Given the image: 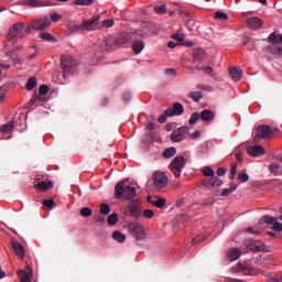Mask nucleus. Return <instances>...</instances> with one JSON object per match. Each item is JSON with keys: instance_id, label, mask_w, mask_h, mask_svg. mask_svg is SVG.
<instances>
[{"instance_id": "53", "label": "nucleus", "mask_w": 282, "mask_h": 282, "mask_svg": "<svg viewBox=\"0 0 282 282\" xmlns=\"http://www.w3.org/2000/svg\"><path fill=\"white\" fill-rule=\"evenodd\" d=\"M280 169H281V165H279V164H271V165H269L270 173H279Z\"/></svg>"}, {"instance_id": "26", "label": "nucleus", "mask_w": 282, "mask_h": 282, "mask_svg": "<svg viewBox=\"0 0 282 282\" xmlns=\"http://www.w3.org/2000/svg\"><path fill=\"white\" fill-rule=\"evenodd\" d=\"M66 28L69 30V32H76L80 30V22H76L74 20H68L66 22Z\"/></svg>"}, {"instance_id": "59", "label": "nucleus", "mask_w": 282, "mask_h": 282, "mask_svg": "<svg viewBox=\"0 0 282 282\" xmlns=\"http://www.w3.org/2000/svg\"><path fill=\"white\" fill-rule=\"evenodd\" d=\"M206 240V237L204 236H198V237H195L193 239V243L196 245V243H202V241Z\"/></svg>"}, {"instance_id": "37", "label": "nucleus", "mask_w": 282, "mask_h": 282, "mask_svg": "<svg viewBox=\"0 0 282 282\" xmlns=\"http://www.w3.org/2000/svg\"><path fill=\"white\" fill-rule=\"evenodd\" d=\"M36 87V77H30L26 82L28 91H32Z\"/></svg>"}, {"instance_id": "14", "label": "nucleus", "mask_w": 282, "mask_h": 282, "mask_svg": "<svg viewBox=\"0 0 282 282\" xmlns=\"http://www.w3.org/2000/svg\"><path fill=\"white\" fill-rule=\"evenodd\" d=\"M269 41L272 43V45L268 46V50L274 48V52H281V47H279V43H282V35L276 33H271L269 35Z\"/></svg>"}, {"instance_id": "23", "label": "nucleus", "mask_w": 282, "mask_h": 282, "mask_svg": "<svg viewBox=\"0 0 282 282\" xmlns=\"http://www.w3.org/2000/svg\"><path fill=\"white\" fill-rule=\"evenodd\" d=\"M229 74L232 80L239 83L243 76V70H241L239 67H229Z\"/></svg>"}, {"instance_id": "46", "label": "nucleus", "mask_w": 282, "mask_h": 282, "mask_svg": "<svg viewBox=\"0 0 282 282\" xmlns=\"http://www.w3.org/2000/svg\"><path fill=\"white\" fill-rule=\"evenodd\" d=\"M200 115L199 112H193V115L191 116L188 123L189 124H195L197 122V120H199Z\"/></svg>"}, {"instance_id": "4", "label": "nucleus", "mask_w": 282, "mask_h": 282, "mask_svg": "<svg viewBox=\"0 0 282 282\" xmlns=\"http://www.w3.org/2000/svg\"><path fill=\"white\" fill-rule=\"evenodd\" d=\"M128 228H129L130 235H132V237L137 241H142V239H144V237H147V232H144V227H142V225H140L138 223H130L128 225Z\"/></svg>"}, {"instance_id": "58", "label": "nucleus", "mask_w": 282, "mask_h": 282, "mask_svg": "<svg viewBox=\"0 0 282 282\" xmlns=\"http://www.w3.org/2000/svg\"><path fill=\"white\" fill-rule=\"evenodd\" d=\"M24 47L23 46H15L11 52H9V56H12V54H19Z\"/></svg>"}, {"instance_id": "56", "label": "nucleus", "mask_w": 282, "mask_h": 282, "mask_svg": "<svg viewBox=\"0 0 282 282\" xmlns=\"http://www.w3.org/2000/svg\"><path fill=\"white\" fill-rule=\"evenodd\" d=\"M272 228L276 232H281L282 231V224L275 220Z\"/></svg>"}, {"instance_id": "34", "label": "nucleus", "mask_w": 282, "mask_h": 282, "mask_svg": "<svg viewBox=\"0 0 282 282\" xmlns=\"http://www.w3.org/2000/svg\"><path fill=\"white\" fill-rule=\"evenodd\" d=\"M118 214L112 213L108 216L107 218V224L108 226H116V224H118Z\"/></svg>"}, {"instance_id": "10", "label": "nucleus", "mask_w": 282, "mask_h": 282, "mask_svg": "<svg viewBox=\"0 0 282 282\" xmlns=\"http://www.w3.org/2000/svg\"><path fill=\"white\" fill-rule=\"evenodd\" d=\"M223 185H224V181H221L217 176H212L209 178L203 180V186H205V188H208L209 191H213V188H219Z\"/></svg>"}, {"instance_id": "18", "label": "nucleus", "mask_w": 282, "mask_h": 282, "mask_svg": "<svg viewBox=\"0 0 282 282\" xmlns=\"http://www.w3.org/2000/svg\"><path fill=\"white\" fill-rule=\"evenodd\" d=\"M12 248L18 259H20V261H23V259L25 258V249L23 248V245L14 240L12 241Z\"/></svg>"}, {"instance_id": "57", "label": "nucleus", "mask_w": 282, "mask_h": 282, "mask_svg": "<svg viewBox=\"0 0 282 282\" xmlns=\"http://www.w3.org/2000/svg\"><path fill=\"white\" fill-rule=\"evenodd\" d=\"M113 20L112 19H108V20H105L104 22H102V25H104V28H113Z\"/></svg>"}, {"instance_id": "7", "label": "nucleus", "mask_w": 282, "mask_h": 282, "mask_svg": "<svg viewBox=\"0 0 282 282\" xmlns=\"http://www.w3.org/2000/svg\"><path fill=\"white\" fill-rule=\"evenodd\" d=\"M128 210L130 213V217H134V219H140V217H142V208H140V199H132L128 204Z\"/></svg>"}, {"instance_id": "12", "label": "nucleus", "mask_w": 282, "mask_h": 282, "mask_svg": "<svg viewBox=\"0 0 282 282\" xmlns=\"http://www.w3.org/2000/svg\"><path fill=\"white\" fill-rule=\"evenodd\" d=\"M22 30H25V24H23V22H18L9 29L7 37L9 39V41H12V39H15V36H19V34H21Z\"/></svg>"}, {"instance_id": "3", "label": "nucleus", "mask_w": 282, "mask_h": 282, "mask_svg": "<svg viewBox=\"0 0 282 282\" xmlns=\"http://www.w3.org/2000/svg\"><path fill=\"white\" fill-rule=\"evenodd\" d=\"M184 166H186L184 156H175L170 164V171H172L176 177H181Z\"/></svg>"}, {"instance_id": "15", "label": "nucleus", "mask_w": 282, "mask_h": 282, "mask_svg": "<svg viewBox=\"0 0 282 282\" xmlns=\"http://www.w3.org/2000/svg\"><path fill=\"white\" fill-rule=\"evenodd\" d=\"M247 153L251 158H260V155H265V149L261 145H250L247 148Z\"/></svg>"}, {"instance_id": "36", "label": "nucleus", "mask_w": 282, "mask_h": 282, "mask_svg": "<svg viewBox=\"0 0 282 282\" xmlns=\"http://www.w3.org/2000/svg\"><path fill=\"white\" fill-rule=\"evenodd\" d=\"M240 270H242L245 274H249L250 276L254 274V269L250 264L241 265Z\"/></svg>"}, {"instance_id": "49", "label": "nucleus", "mask_w": 282, "mask_h": 282, "mask_svg": "<svg viewBox=\"0 0 282 282\" xmlns=\"http://www.w3.org/2000/svg\"><path fill=\"white\" fill-rule=\"evenodd\" d=\"M215 19H219V21H226V20H228V14H226L221 11H217L215 13Z\"/></svg>"}, {"instance_id": "21", "label": "nucleus", "mask_w": 282, "mask_h": 282, "mask_svg": "<svg viewBox=\"0 0 282 282\" xmlns=\"http://www.w3.org/2000/svg\"><path fill=\"white\" fill-rule=\"evenodd\" d=\"M24 3L31 8H45V6H52L47 0H25Z\"/></svg>"}, {"instance_id": "50", "label": "nucleus", "mask_w": 282, "mask_h": 282, "mask_svg": "<svg viewBox=\"0 0 282 282\" xmlns=\"http://www.w3.org/2000/svg\"><path fill=\"white\" fill-rule=\"evenodd\" d=\"M48 91H50V87L47 85H41L39 88L40 96H46Z\"/></svg>"}, {"instance_id": "24", "label": "nucleus", "mask_w": 282, "mask_h": 282, "mask_svg": "<svg viewBox=\"0 0 282 282\" xmlns=\"http://www.w3.org/2000/svg\"><path fill=\"white\" fill-rule=\"evenodd\" d=\"M200 120H203V122H210L213 120H215V112H213V110H208L205 109L200 112Z\"/></svg>"}, {"instance_id": "42", "label": "nucleus", "mask_w": 282, "mask_h": 282, "mask_svg": "<svg viewBox=\"0 0 282 282\" xmlns=\"http://www.w3.org/2000/svg\"><path fill=\"white\" fill-rule=\"evenodd\" d=\"M237 166H238L237 163L231 164L229 180H235V177L237 175Z\"/></svg>"}, {"instance_id": "51", "label": "nucleus", "mask_w": 282, "mask_h": 282, "mask_svg": "<svg viewBox=\"0 0 282 282\" xmlns=\"http://www.w3.org/2000/svg\"><path fill=\"white\" fill-rule=\"evenodd\" d=\"M50 17H51V21H53V23H58V21H61V19H63V15H61L56 12L51 13Z\"/></svg>"}, {"instance_id": "45", "label": "nucleus", "mask_w": 282, "mask_h": 282, "mask_svg": "<svg viewBox=\"0 0 282 282\" xmlns=\"http://www.w3.org/2000/svg\"><path fill=\"white\" fill-rule=\"evenodd\" d=\"M91 214L93 212H91V208L89 207H84L80 209L82 217H91Z\"/></svg>"}, {"instance_id": "27", "label": "nucleus", "mask_w": 282, "mask_h": 282, "mask_svg": "<svg viewBox=\"0 0 282 282\" xmlns=\"http://www.w3.org/2000/svg\"><path fill=\"white\" fill-rule=\"evenodd\" d=\"M194 61H204L206 58V52L202 48H195L193 52Z\"/></svg>"}, {"instance_id": "30", "label": "nucleus", "mask_w": 282, "mask_h": 282, "mask_svg": "<svg viewBox=\"0 0 282 282\" xmlns=\"http://www.w3.org/2000/svg\"><path fill=\"white\" fill-rule=\"evenodd\" d=\"M112 239L118 241V243H124V241H127V236L120 231H115L112 232Z\"/></svg>"}, {"instance_id": "39", "label": "nucleus", "mask_w": 282, "mask_h": 282, "mask_svg": "<svg viewBox=\"0 0 282 282\" xmlns=\"http://www.w3.org/2000/svg\"><path fill=\"white\" fill-rule=\"evenodd\" d=\"M100 213L101 215H109V213H111V207L109 206V204L102 203L100 205Z\"/></svg>"}, {"instance_id": "64", "label": "nucleus", "mask_w": 282, "mask_h": 282, "mask_svg": "<svg viewBox=\"0 0 282 282\" xmlns=\"http://www.w3.org/2000/svg\"><path fill=\"white\" fill-rule=\"evenodd\" d=\"M271 282H282V275L275 274L274 276L271 278Z\"/></svg>"}, {"instance_id": "29", "label": "nucleus", "mask_w": 282, "mask_h": 282, "mask_svg": "<svg viewBox=\"0 0 282 282\" xmlns=\"http://www.w3.org/2000/svg\"><path fill=\"white\" fill-rule=\"evenodd\" d=\"M228 257H229V259H231V261H237V259H239V257H241V250H239L237 248H232L229 250Z\"/></svg>"}, {"instance_id": "55", "label": "nucleus", "mask_w": 282, "mask_h": 282, "mask_svg": "<svg viewBox=\"0 0 282 282\" xmlns=\"http://www.w3.org/2000/svg\"><path fill=\"white\" fill-rule=\"evenodd\" d=\"M213 204H215V198L207 197L203 199V206H212Z\"/></svg>"}, {"instance_id": "28", "label": "nucleus", "mask_w": 282, "mask_h": 282, "mask_svg": "<svg viewBox=\"0 0 282 282\" xmlns=\"http://www.w3.org/2000/svg\"><path fill=\"white\" fill-rule=\"evenodd\" d=\"M151 205L155 206V208H164V206H166V198L156 197V199L151 202Z\"/></svg>"}, {"instance_id": "1", "label": "nucleus", "mask_w": 282, "mask_h": 282, "mask_svg": "<svg viewBox=\"0 0 282 282\" xmlns=\"http://www.w3.org/2000/svg\"><path fill=\"white\" fill-rule=\"evenodd\" d=\"M138 36H141V39H147V36H149V33H147L142 30H135L133 32L123 34V39H124L126 43L133 41L132 50H133L134 54H140L142 52V50H144V41L139 40Z\"/></svg>"}, {"instance_id": "62", "label": "nucleus", "mask_w": 282, "mask_h": 282, "mask_svg": "<svg viewBox=\"0 0 282 282\" xmlns=\"http://www.w3.org/2000/svg\"><path fill=\"white\" fill-rule=\"evenodd\" d=\"M202 135V132L199 130L194 131L191 134L192 140H197V138H199Z\"/></svg>"}, {"instance_id": "54", "label": "nucleus", "mask_w": 282, "mask_h": 282, "mask_svg": "<svg viewBox=\"0 0 282 282\" xmlns=\"http://www.w3.org/2000/svg\"><path fill=\"white\" fill-rule=\"evenodd\" d=\"M43 205L46 206V208H54V206H56V203H54V200L44 199Z\"/></svg>"}, {"instance_id": "32", "label": "nucleus", "mask_w": 282, "mask_h": 282, "mask_svg": "<svg viewBox=\"0 0 282 282\" xmlns=\"http://www.w3.org/2000/svg\"><path fill=\"white\" fill-rule=\"evenodd\" d=\"M188 98L194 100V102H199L204 98V94L202 91H192L188 94Z\"/></svg>"}, {"instance_id": "16", "label": "nucleus", "mask_w": 282, "mask_h": 282, "mask_svg": "<svg viewBox=\"0 0 282 282\" xmlns=\"http://www.w3.org/2000/svg\"><path fill=\"white\" fill-rule=\"evenodd\" d=\"M34 30H47V28H50V25H52V21H50V18L45 17L39 20H34Z\"/></svg>"}, {"instance_id": "38", "label": "nucleus", "mask_w": 282, "mask_h": 282, "mask_svg": "<svg viewBox=\"0 0 282 282\" xmlns=\"http://www.w3.org/2000/svg\"><path fill=\"white\" fill-rule=\"evenodd\" d=\"M203 175L205 177H209V178L215 177V170H213L212 167L206 166V167L203 169Z\"/></svg>"}, {"instance_id": "44", "label": "nucleus", "mask_w": 282, "mask_h": 282, "mask_svg": "<svg viewBox=\"0 0 282 282\" xmlns=\"http://www.w3.org/2000/svg\"><path fill=\"white\" fill-rule=\"evenodd\" d=\"M94 0H74L75 6H91Z\"/></svg>"}, {"instance_id": "33", "label": "nucleus", "mask_w": 282, "mask_h": 282, "mask_svg": "<svg viewBox=\"0 0 282 282\" xmlns=\"http://www.w3.org/2000/svg\"><path fill=\"white\" fill-rule=\"evenodd\" d=\"M40 37H42L44 41H47L48 43H57L58 42L56 40V37H54V35H52L51 33H47V32L41 33Z\"/></svg>"}, {"instance_id": "43", "label": "nucleus", "mask_w": 282, "mask_h": 282, "mask_svg": "<svg viewBox=\"0 0 282 282\" xmlns=\"http://www.w3.org/2000/svg\"><path fill=\"white\" fill-rule=\"evenodd\" d=\"M238 180H240V182H248V180H250V176L248 175V173H246V171H240L238 173Z\"/></svg>"}, {"instance_id": "5", "label": "nucleus", "mask_w": 282, "mask_h": 282, "mask_svg": "<svg viewBox=\"0 0 282 282\" xmlns=\"http://www.w3.org/2000/svg\"><path fill=\"white\" fill-rule=\"evenodd\" d=\"M273 132L272 129L270 128V126H259L256 129V135H254V142H259V140H263L265 138H272Z\"/></svg>"}, {"instance_id": "17", "label": "nucleus", "mask_w": 282, "mask_h": 282, "mask_svg": "<svg viewBox=\"0 0 282 282\" xmlns=\"http://www.w3.org/2000/svg\"><path fill=\"white\" fill-rule=\"evenodd\" d=\"M166 113L170 116H182L184 113V106L181 102H174L172 108L166 109Z\"/></svg>"}, {"instance_id": "48", "label": "nucleus", "mask_w": 282, "mask_h": 282, "mask_svg": "<svg viewBox=\"0 0 282 282\" xmlns=\"http://www.w3.org/2000/svg\"><path fill=\"white\" fill-rule=\"evenodd\" d=\"M154 12L156 14H166V4L154 7Z\"/></svg>"}, {"instance_id": "41", "label": "nucleus", "mask_w": 282, "mask_h": 282, "mask_svg": "<svg viewBox=\"0 0 282 282\" xmlns=\"http://www.w3.org/2000/svg\"><path fill=\"white\" fill-rule=\"evenodd\" d=\"M142 215L145 219H153V217H155L153 209H145L143 210Z\"/></svg>"}, {"instance_id": "61", "label": "nucleus", "mask_w": 282, "mask_h": 282, "mask_svg": "<svg viewBox=\"0 0 282 282\" xmlns=\"http://www.w3.org/2000/svg\"><path fill=\"white\" fill-rule=\"evenodd\" d=\"M236 160L237 162H242L241 150L239 148L236 149Z\"/></svg>"}, {"instance_id": "13", "label": "nucleus", "mask_w": 282, "mask_h": 282, "mask_svg": "<svg viewBox=\"0 0 282 282\" xmlns=\"http://www.w3.org/2000/svg\"><path fill=\"white\" fill-rule=\"evenodd\" d=\"M245 246L249 249L252 250L253 252H263L265 250V245L261 241L248 239L245 241Z\"/></svg>"}, {"instance_id": "11", "label": "nucleus", "mask_w": 282, "mask_h": 282, "mask_svg": "<svg viewBox=\"0 0 282 282\" xmlns=\"http://www.w3.org/2000/svg\"><path fill=\"white\" fill-rule=\"evenodd\" d=\"M72 65H74V63H72L70 59H61V67L64 70V78H68V76L76 74V68Z\"/></svg>"}, {"instance_id": "9", "label": "nucleus", "mask_w": 282, "mask_h": 282, "mask_svg": "<svg viewBox=\"0 0 282 282\" xmlns=\"http://www.w3.org/2000/svg\"><path fill=\"white\" fill-rule=\"evenodd\" d=\"M153 184L155 188H165L166 184H169V177H166V174L162 172H155L153 174Z\"/></svg>"}, {"instance_id": "25", "label": "nucleus", "mask_w": 282, "mask_h": 282, "mask_svg": "<svg viewBox=\"0 0 282 282\" xmlns=\"http://www.w3.org/2000/svg\"><path fill=\"white\" fill-rule=\"evenodd\" d=\"M54 187V183H52V181L48 182H39L37 184L34 185V188H36V191H50V188Z\"/></svg>"}, {"instance_id": "60", "label": "nucleus", "mask_w": 282, "mask_h": 282, "mask_svg": "<svg viewBox=\"0 0 282 282\" xmlns=\"http://www.w3.org/2000/svg\"><path fill=\"white\" fill-rule=\"evenodd\" d=\"M216 175H218V177H224V175H226V169L219 167V169L216 171Z\"/></svg>"}, {"instance_id": "52", "label": "nucleus", "mask_w": 282, "mask_h": 282, "mask_svg": "<svg viewBox=\"0 0 282 282\" xmlns=\"http://www.w3.org/2000/svg\"><path fill=\"white\" fill-rule=\"evenodd\" d=\"M7 91H8V88L6 86L0 87V102L6 101Z\"/></svg>"}, {"instance_id": "31", "label": "nucleus", "mask_w": 282, "mask_h": 282, "mask_svg": "<svg viewBox=\"0 0 282 282\" xmlns=\"http://www.w3.org/2000/svg\"><path fill=\"white\" fill-rule=\"evenodd\" d=\"M175 153H177L175 148H167L163 151V158H165V160H171V158H174Z\"/></svg>"}, {"instance_id": "20", "label": "nucleus", "mask_w": 282, "mask_h": 282, "mask_svg": "<svg viewBox=\"0 0 282 282\" xmlns=\"http://www.w3.org/2000/svg\"><path fill=\"white\" fill-rule=\"evenodd\" d=\"M115 45H118V42H116V40H113L112 37H104L101 40V50L104 52H109V50H111V47H113Z\"/></svg>"}, {"instance_id": "47", "label": "nucleus", "mask_w": 282, "mask_h": 282, "mask_svg": "<svg viewBox=\"0 0 282 282\" xmlns=\"http://www.w3.org/2000/svg\"><path fill=\"white\" fill-rule=\"evenodd\" d=\"M172 116L166 113V110L163 112V115H161L158 119V122H160V124H164V122H166V120L169 118H171Z\"/></svg>"}, {"instance_id": "22", "label": "nucleus", "mask_w": 282, "mask_h": 282, "mask_svg": "<svg viewBox=\"0 0 282 282\" xmlns=\"http://www.w3.org/2000/svg\"><path fill=\"white\" fill-rule=\"evenodd\" d=\"M18 276H20V282H31L32 281V269L18 271Z\"/></svg>"}, {"instance_id": "19", "label": "nucleus", "mask_w": 282, "mask_h": 282, "mask_svg": "<svg viewBox=\"0 0 282 282\" xmlns=\"http://www.w3.org/2000/svg\"><path fill=\"white\" fill-rule=\"evenodd\" d=\"M247 25L248 28H250V30H259V28H261L263 25V21L261 20V18H249L247 19Z\"/></svg>"}, {"instance_id": "2", "label": "nucleus", "mask_w": 282, "mask_h": 282, "mask_svg": "<svg viewBox=\"0 0 282 282\" xmlns=\"http://www.w3.org/2000/svg\"><path fill=\"white\" fill-rule=\"evenodd\" d=\"M135 196V187L124 185V181H120L115 186V199H132Z\"/></svg>"}, {"instance_id": "40", "label": "nucleus", "mask_w": 282, "mask_h": 282, "mask_svg": "<svg viewBox=\"0 0 282 282\" xmlns=\"http://www.w3.org/2000/svg\"><path fill=\"white\" fill-rule=\"evenodd\" d=\"M262 221H264V224H267L268 226H272V224H274L276 219L272 216L265 215L262 217Z\"/></svg>"}, {"instance_id": "6", "label": "nucleus", "mask_w": 282, "mask_h": 282, "mask_svg": "<svg viewBox=\"0 0 282 282\" xmlns=\"http://www.w3.org/2000/svg\"><path fill=\"white\" fill-rule=\"evenodd\" d=\"M188 127H181L171 133L172 142H182L188 138Z\"/></svg>"}, {"instance_id": "35", "label": "nucleus", "mask_w": 282, "mask_h": 282, "mask_svg": "<svg viewBox=\"0 0 282 282\" xmlns=\"http://www.w3.org/2000/svg\"><path fill=\"white\" fill-rule=\"evenodd\" d=\"M12 129H14V122L13 121H9V122H7L6 124H3L1 127V131L3 133H10V132H12Z\"/></svg>"}, {"instance_id": "63", "label": "nucleus", "mask_w": 282, "mask_h": 282, "mask_svg": "<svg viewBox=\"0 0 282 282\" xmlns=\"http://www.w3.org/2000/svg\"><path fill=\"white\" fill-rule=\"evenodd\" d=\"M173 39H176L180 43L184 41V34L175 33L173 34Z\"/></svg>"}, {"instance_id": "8", "label": "nucleus", "mask_w": 282, "mask_h": 282, "mask_svg": "<svg viewBox=\"0 0 282 282\" xmlns=\"http://www.w3.org/2000/svg\"><path fill=\"white\" fill-rule=\"evenodd\" d=\"M98 21H100V17L94 15L93 18L84 21V23L80 24V30L83 32H94V30H96V26L98 25Z\"/></svg>"}]
</instances>
